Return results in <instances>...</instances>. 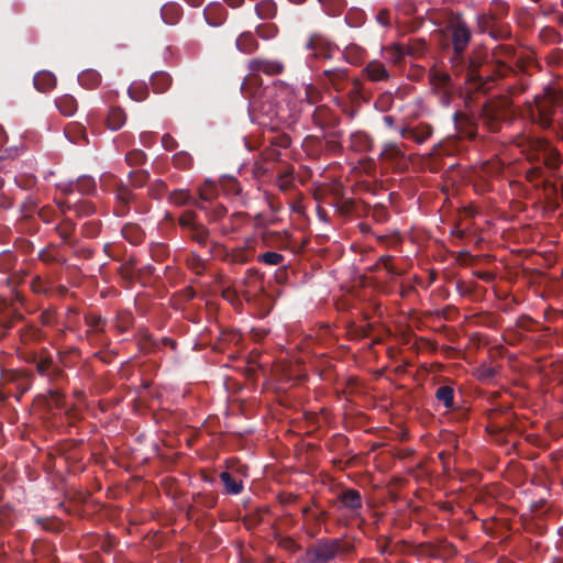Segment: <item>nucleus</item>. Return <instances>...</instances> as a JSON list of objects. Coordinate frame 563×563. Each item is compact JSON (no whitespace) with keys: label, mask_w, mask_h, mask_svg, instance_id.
Returning <instances> with one entry per match:
<instances>
[{"label":"nucleus","mask_w":563,"mask_h":563,"mask_svg":"<svg viewBox=\"0 0 563 563\" xmlns=\"http://www.w3.org/2000/svg\"><path fill=\"white\" fill-rule=\"evenodd\" d=\"M539 67L531 55H517V48L510 44L499 43L492 47L489 53L475 60L473 69L467 71L468 90L475 92L489 91L499 80L511 77L517 81L509 85L506 90L509 95H520L530 86V68Z\"/></svg>","instance_id":"1"},{"label":"nucleus","mask_w":563,"mask_h":563,"mask_svg":"<svg viewBox=\"0 0 563 563\" xmlns=\"http://www.w3.org/2000/svg\"><path fill=\"white\" fill-rule=\"evenodd\" d=\"M249 74L244 77L241 91L249 100V111L254 121L266 125L269 120L278 117L277 103L273 100L274 87H263V79L260 73L268 76L280 75L285 70L283 62L255 57L247 62Z\"/></svg>","instance_id":"2"},{"label":"nucleus","mask_w":563,"mask_h":563,"mask_svg":"<svg viewBox=\"0 0 563 563\" xmlns=\"http://www.w3.org/2000/svg\"><path fill=\"white\" fill-rule=\"evenodd\" d=\"M563 110V90L553 85H547L541 92L527 104L529 120L542 130H555V114Z\"/></svg>","instance_id":"3"},{"label":"nucleus","mask_w":563,"mask_h":563,"mask_svg":"<svg viewBox=\"0 0 563 563\" xmlns=\"http://www.w3.org/2000/svg\"><path fill=\"white\" fill-rule=\"evenodd\" d=\"M450 35L452 53L449 57L451 68L455 76H464V82L467 81V71L473 69L478 56H466L465 52L472 40V32L463 20L453 21L448 27Z\"/></svg>","instance_id":"4"},{"label":"nucleus","mask_w":563,"mask_h":563,"mask_svg":"<svg viewBox=\"0 0 563 563\" xmlns=\"http://www.w3.org/2000/svg\"><path fill=\"white\" fill-rule=\"evenodd\" d=\"M518 145L522 147L531 162L542 163L551 169L559 168L562 163L560 152L545 139L522 136Z\"/></svg>","instance_id":"5"},{"label":"nucleus","mask_w":563,"mask_h":563,"mask_svg":"<svg viewBox=\"0 0 563 563\" xmlns=\"http://www.w3.org/2000/svg\"><path fill=\"white\" fill-rule=\"evenodd\" d=\"M511 100L508 97H499L487 100L481 108L478 121L490 133L500 131L505 121L511 114Z\"/></svg>","instance_id":"6"},{"label":"nucleus","mask_w":563,"mask_h":563,"mask_svg":"<svg viewBox=\"0 0 563 563\" xmlns=\"http://www.w3.org/2000/svg\"><path fill=\"white\" fill-rule=\"evenodd\" d=\"M354 550L353 544L339 538H322L306 551L307 563H330L339 554H350Z\"/></svg>","instance_id":"7"},{"label":"nucleus","mask_w":563,"mask_h":563,"mask_svg":"<svg viewBox=\"0 0 563 563\" xmlns=\"http://www.w3.org/2000/svg\"><path fill=\"white\" fill-rule=\"evenodd\" d=\"M330 504L336 508V510H346V515L339 519L340 525L347 526L350 520L361 518V510L363 508V498L361 493L354 488L342 489L335 500Z\"/></svg>","instance_id":"8"},{"label":"nucleus","mask_w":563,"mask_h":563,"mask_svg":"<svg viewBox=\"0 0 563 563\" xmlns=\"http://www.w3.org/2000/svg\"><path fill=\"white\" fill-rule=\"evenodd\" d=\"M114 195L115 206L113 212L118 217H125L131 210V205L134 206V210L137 213H146L151 208L150 203L141 201L137 195L121 180L115 185Z\"/></svg>","instance_id":"9"},{"label":"nucleus","mask_w":563,"mask_h":563,"mask_svg":"<svg viewBox=\"0 0 563 563\" xmlns=\"http://www.w3.org/2000/svg\"><path fill=\"white\" fill-rule=\"evenodd\" d=\"M178 225L191 241L196 242L200 246L207 245L210 231L198 220V214L195 211H183L178 218Z\"/></svg>","instance_id":"10"},{"label":"nucleus","mask_w":563,"mask_h":563,"mask_svg":"<svg viewBox=\"0 0 563 563\" xmlns=\"http://www.w3.org/2000/svg\"><path fill=\"white\" fill-rule=\"evenodd\" d=\"M305 48L309 52L307 63L312 67L311 63L319 59H331L339 49L338 45L331 42L321 33H312L308 36Z\"/></svg>","instance_id":"11"},{"label":"nucleus","mask_w":563,"mask_h":563,"mask_svg":"<svg viewBox=\"0 0 563 563\" xmlns=\"http://www.w3.org/2000/svg\"><path fill=\"white\" fill-rule=\"evenodd\" d=\"M346 97L349 99V103L341 99H336V104L341 108L343 113L350 118H354L357 114L362 102H367L369 100V93L361 78L352 79L351 88L347 91Z\"/></svg>","instance_id":"12"},{"label":"nucleus","mask_w":563,"mask_h":563,"mask_svg":"<svg viewBox=\"0 0 563 563\" xmlns=\"http://www.w3.org/2000/svg\"><path fill=\"white\" fill-rule=\"evenodd\" d=\"M29 363H34L36 372L40 376L46 377L49 383L59 385L65 379L64 371L54 362L53 357L48 354H31L26 360Z\"/></svg>","instance_id":"13"},{"label":"nucleus","mask_w":563,"mask_h":563,"mask_svg":"<svg viewBox=\"0 0 563 563\" xmlns=\"http://www.w3.org/2000/svg\"><path fill=\"white\" fill-rule=\"evenodd\" d=\"M34 375L32 372L23 369H3L1 372V380L4 385H13L16 393L14 395L18 401L30 390Z\"/></svg>","instance_id":"14"},{"label":"nucleus","mask_w":563,"mask_h":563,"mask_svg":"<svg viewBox=\"0 0 563 563\" xmlns=\"http://www.w3.org/2000/svg\"><path fill=\"white\" fill-rule=\"evenodd\" d=\"M317 80L324 88L341 92L347 87L349 69L342 67L324 69L318 74Z\"/></svg>","instance_id":"15"},{"label":"nucleus","mask_w":563,"mask_h":563,"mask_svg":"<svg viewBox=\"0 0 563 563\" xmlns=\"http://www.w3.org/2000/svg\"><path fill=\"white\" fill-rule=\"evenodd\" d=\"M87 325L86 336L96 344L108 345L109 340L106 336V327L108 321L101 314L86 313L84 317Z\"/></svg>","instance_id":"16"},{"label":"nucleus","mask_w":563,"mask_h":563,"mask_svg":"<svg viewBox=\"0 0 563 563\" xmlns=\"http://www.w3.org/2000/svg\"><path fill=\"white\" fill-rule=\"evenodd\" d=\"M430 81L433 88L441 93V102L448 104L454 90L451 75L444 70L433 69L430 71Z\"/></svg>","instance_id":"17"},{"label":"nucleus","mask_w":563,"mask_h":563,"mask_svg":"<svg viewBox=\"0 0 563 563\" xmlns=\"http://www.w3.org/2000/svg\"><path fill=\"white\" fill-rule=\"evenodd\" d=\"M402 139L415 141L417 144L426 143L433 134V126L426 122L407 124L398 129Z\"/></svg>","instance_id":"18"},{"label":"nucleus","mask_w":563,"mask_h":563,"mask_svg":"<svg viewBox=\"0 0 563 563\" xmlns=\"http://www.w3.org/2000/svg\"><path fill=\"white\" fill-rule=\"evenodd\" d=\"M362 75L372 82H386L393 77V71L382 60L372 59L363 67Z\"/></svg>","instance_id":"19"},{"label":"nucleus","mask_w":563,"mask_h":563,"mask_svg":"<svg viewBox=\"0 0 563 563\" xmlns=\"http://www.w3.org/2000/svg\"><path fill=\"white\" fill-rule=\"evenodd\" d=\"M264 239H265L266 244L269 246L277 247V249L284 250V251L289 250L292 252H295L297 250V244L295 242V239H294L292 234L287 230H284L282 232L268 231L265 233Z\"/></svg>","instance_id":"20"},{"label":"nucleus","mask_w":563,"mask_h":563,"mask_svg":"<svg viewBox=\"0 0 563 563\" xmlns=\"http://www.w3.org/2000/svg\"><path fill=\"white\" fill-rule=\"evenodd\" d=\"M311 119L313 124L321 130L338 128L341 123L340 117L325 106L317 107L312 113Z\"/></svg>","instance_id":"21"},{"label":"nucleus","mask_w":563,"mask_h":563,"mask_svg":"<svg viewBox=\"0 0 563 563\" xmlns=\"http://www.w3.org/2000/svg\"><path fill=\"white\" fill-rule=\"evenodd\" d=\"M261 278L262 275L256 268H249L246 271L245 277L242 280L244 288H241L240 291L247 301L252 299L256 291L262 289Z\"/></svg>","instance_id":"22"},{"label":"nucleus","mask_w":563,"mask_h":563,"mask_svg":"<svg viewBox=\"0 0 563 563\" xmlns=\"http://www.w3.org/2000/svg\"><path fill=\"white\" fill-rule=\"evenodd\" d=\"M78 191L81 195H91L96 191V180L93 177L82 175L76 181H70L64 188L66 195H73Z\"/></svg>","instance_id":"23"},{"label":"nucleus","mask_w":563,"mask_h":563,"mask_svg":"<svg viewBox=\"0 0 563 563\" xmlns=\"http://www.w3.org/2000/svg\"><path fill=\"white\" fill-rule=\"evenodd\" d=\"M453 120L463 137L475 139L477 135V123L472 118L457 111L454 113Z\"/></svg>","instance_id":"24"},{"label":"nucleus","mask_w":563,"mask_h":563,"mask_svg":"<svg viewBox=\"0 0 563 563\" xmlns=\"http://www.w3.org/2000/svg\"><path fill=\"white\" fill-rule=\"evenodd\" d=\"M405 159V152L402 147L394 142H387L383 145L379 153V161L390 164H399Z\"/></svg>","instance_id":"25"},{"label":"nucleus","mask_w":563,"mask_h":563,"mask_svg":"<svg viewBox=\"0 0 563 563\" xmlns=\"http://www.w3.org/2000/svg\"><path fill=\"white\" fill-rule=\"evenodd\" d=\"M75 230L76 223L70 218H64L59 223L55 225V232L69 247H75L78 243L77 240L73 239Z\"/></svg>","instance_id":"26"},{"label":"nucleus","mask_w":563,"mask_h":563,"mask_svg":"<svg viewBox=\"0 0 563 563\" xmlns=\"http://www.w3.org/2000/svg\"><path fill=\"white\" fill-rule=\"evenodd\" d=\"M169 202L176 206H186L191 205L199 210H205L206 205L194 198L189 190L187 189H175L169 194L168 197Z\"/></svg>","instance_id":"27"},{"label":"nucleus","mask_w":563,"mask_h":563,"mask_svg":"<svg viewBox=\"0 0 563 563\" xmlns=\"http://www.w3.org/2000/svg\"><path fill=\"white\" fill-rule=\"evenodd\" d=\"M350 148L357 153L369 152L373 148V139L366 132H353L350 135Z\"/></svg>","instance_id":"28"},{"label":"nucleus","mask_w":563,"mask_h":563,"mask_svg":"<svg viewBox=\"0 0 563 563\" xmlns=\"http://www.w3.org/2000/svg\"><path fill=\"white\" fill-rule=\"evenodd\" d=\"M60 211L65 214L67 211H74L77 217H88L95 212V206L89 200H78L75 203L69 201L59 203Z\"/></svg>","instance_id":"29"},{"label":"nucleus","mask_w":563,"mask_h":563,"mask_svg":"<svg viewBox=\"0 0 563 563\" xmlns=\"http://www.w3.org/2000/svg\"><path fill=\"white\" fill-rule=\"evenodd\" d=\"M323 133L321 136L309 135L305 139L303 145L309 147L310 145H316L318 147L322 146L323 140H342L344 132L343 130L338 128H329L327 130H322Z\"/></svg>","instance_id":"30"},{"label":"nucleus","mask_w":563,"mask_h":563,"mask_svg":"<svg viewBox=\"0 0 563 563\" xmlns=\"http://www.w3.org/2000/svg\"><path fill=\"white\" fill-rule=\"evenodd\" d=\"M33 84L35 89L40 92H47L55 88L56 77L48 70H41L35 74Z\"/></svg>","instance_id":"31"},{"label":"nucleus","mask_w":563,"mask_h":563,"mask_svg":"<svg viewBox=\"0 0 563 563\" xmlns=\"http://www.w3.org/2000/svg\"><path fill=\"white\" fill-rule=\"evenodd\" d=\"M38 260L45 264H66V258L62 256L59 246L48 244L38 252Z\"/></svg>","instance_id":"32"},{"label":"nucleus","mask_w":563,"mask_h":563,"mask_svg":"<svg viewBox=\"0 0 563 563\" xmlns=\"http://www.w3.org/2000/svg\"><path fill=\"white\" fill-rule=\"evenodd\" d=\"M122 236L133 245H140L145 238L143 229L136 223H125L121 229Z\"/></svg>","instance_id":"33"},{"label":"nucleus","mask_w":563,"mask_h":563,"mask_svg":"<svg viewBox=\"0 0 563 563\" xmlns=\"http://www.w3.org/2000/svg\"><path fill=\"white\" fill-rule=\"evenodd\" d=\"M402 45L405 46L406 56L412 58H421L428 52V44L424 38H410L406 44Z\"/></svg>","instance_id":"34"},{"label":"nucleus","mask_w":563,"mask_h":563,"mask_svg":"<svg viewBox=\"0 0 563 563\" xmlns=\"http://www.w3.org/2000/svg\"><path fill=\"white\" fill-rule=\"evenodd\" d=\"M235 46L243 54H252L258 48V42L252 32H243L238 36Z\"/></svg>","instance_id":"35"},{"label":"nucleus","mask_w":563,"mask_h":563,"mask_svg":"<svg viewBox=\"0 0 563 563\" xmlns=\"http://www.w3.org/2000/svg\"><path fill=\"white\" fill-rule=\"evenodd\" d=\"M384 58L394 66H400L406 57L405 46L402 44H394L387 46L383 51Z\"/></svg>","instance_id":"36"},{"label":"nucleus","mask_w":563,"mask_h":563,"mask_svg":"<svg viewBox=\"0 0 563 563\" xmlns=\"http://www.w3.org/2000/svg\"><path fill=\"white\" fill-rule=\"evenodd\" d=\"M220 479L224 486V489L230 495H239L243 492L244 485L242 479H238L229 472H222Z\"/></svg>","instance_id":"37"},{"label":"nucleus","mask_w":563,"mask_h":563,"mask_svg":"<svg viewBox=\"0 0 563 563\" xmlns=\"http://www.w3.org/2000/svg\"><path fill=\"white\" fill-rule=\"evenodd\" d=\"M125 121H126V114L123 109H121L119 107H112L109 110L108 118H107V123H108L109 129H111L113 131H118L124 125Z\"/></svg>","instance_id":"38"},{"label":"nucleus","mask_w":563,"mask_h":563,"mask_svg":"<svg viewBox=\"0 0 563 563\" xmlns=\"http://www.w3.org/2000/svg\"><path fill=\"white\" fill-rule=\"evenodd\" d=\"M78 82L87 89H95L101 82V76L97 70L87 69L78 75Z\"/></svg>","instance_id":"39"},{"label":"nucleus","mask_w":563,"mask_h":563,"mask_svg":"<svg viewBox=\"0 0 563 563\" xmlns=\"http://www.w3.org/2000/svg\"><path fill=\"white\" fill-rule=\"evenodd\" d=\"M65 135L71 143L79 145L88 143L86 130L80 124L68 125L65 129Z\"/></svg>","instance_id":"40"},{"label":"nucleus","mask_w":563,"mask_h":563,"mask_svg":"<svg viewBox=\"0 0 563 563\" xmlns=\"http://www.w3.org/2000/svg\"><path fill=\"white\" fill-rule=\"evenodd\" d=\"M134 323V316L129 310H119L115 319L114 327L120 333L129 331Z\"/></svg>","instance_id":"41"},{"label":"nucleus","mask_w":563,"mask_h":563,"mask_svg":"<svg viewBox=\"0 0 563 563\" xmlns=\"http://www.w3.org/2000/svg\"><path fill=\"white\" fill-rule=\"evenodd\" d=\"M56 107L63 115L70 117L77 111V100L70 95H65L56 100Z\"/></svg>","instance_id":"42"},{"label":"nucleus","mask_w":563,"mask_h":563,"mask_svg":"<svg viewBox=\"0 0 563 563\" xmlns=\"http://www.w3.org/2000/svg\"><path fill=\"white\" fill-rule=\"evenodd\" d=\"M344 59L351 65H361L364 59L365 51L358 45L351 44L345 47Z\"/></svg>","instance_id":"43"},{"label":"nucleus","mask_w":563,"mask_h":563,"mask_svg":"<svg viewBox=\"0 0 563 563\" xmlns=\"http://www.w3.org/2000/svg\"><path fill=\"white\" fill-rule=\"evenodd\" d=\"M487 34L495 41H506L511 37V29L509 24L504 23L503 21H497Z\"/></svg>","instance_id":"44"},{"label":"nucleus","mask_w":563,"mask_h":563,"mask_svg":"<svg viewBox=\"0 0 563 563\" xmlns=\"http://www.w3.org/2000/svg\"><path fill=\"white\" fill-rule=\"evenodd\" d=\"M435 398L442 402L446 409H452L454 406V389L451 386H440L435 390Z\"/></svg>","instance_id":"45"},{"label":"nucleus","mask_w":563,"mask_h":563,"mask_svg":"<svg viewBox=\"0 0 563 563\" xmlns=\"http://www.w3.org/2000/svg\"><path fill=\"white\" fill-rule=\"evenodd\" d=\"M249 216L245 212H234L231 214L229 219V225L224 224L222 227V233L228 234L230 232H236L240 230V228L245 223Z\"/></svg>","instance_id":"46"},{"label":"nucleus","mask_w":563,"mask_h":563,"mask_svg":"<svg viewBox=\"0 0 563 563\" xmlns=\"http://www.w3.org/2000/svg\"><path fill=\"white\" fill-rule=\"evenodd\" d=\"M255 11L261 19H272L277 13V5L273 0H262L255 5Z\"/></svg>","instance_id":"47"},{"label":"nucleus","mask_w":563,"mask_h":563,"mask_svg":"<svg viewBox=\"0 0 563 563\" xmlns=\"http://www.w3.org/2000/svg\"><path fill=\"white\" fill-rule=\"evenodd\" d=\"M497 19H495L490 13L486 11L481 12L476 15V27L477 31L482 34H487V32L497 23Z\"/></svg>","instance_id":"48"},{"label":"nucleus","mask_w":563,"mask_h":563,"mask_svg":"<svg viewBox=\"0 0 563 563\" xmlns=\"http://www.w3.org/2000/svg\"><path fill=\"white\" fill-rule=\"evenodd\" d=\"M170 81V77L166 73H156L151 77V86L156 93L166 91Z\"/></svg>","instance_id":"49"},{"label":"nucleus","mask_w":563,"mask_h":563,"mask_svg":"<svg viewBox=\"0 0 563 563\" xmlns=\"http://www.w3.org/2000/svg\"><path fill=\"white\" fill-rule=\"evenodd\" d=\"M198 195L202 203L210 202L217 198L218 187L214 183L207 179L205 184L198 188Z\"/></svg>","instance_id":"50"},{"label":"nucleus","mask_w":563,"mask_h":563,"mask_svg":"<svg viewBox=\"0 0 563 563\" xmlns=\"http://www.w3.org/2000/svg\"><path fill=\"white\" fill-rule=\"evenodd\" d=\"M509 7L503 0H493L489 4V9L486 11L490 13L498 21H503V19L508 14Z\"/></svg>","instance_id":"51"},{"label":"nucleus","mask_w":563,"mask_h":563,"mask_svg":"<svg viewBox=\"0 0 563 563\" xmlns=\"http://www.w3.org/2000/svg\"><path fill=\"white\" fill-rule=\"evenodd\" d=\"M135 263H136L135 260L133 257H130L118 268V274L120 275V277L128 283H133V280H134Z\"/></svg>","instance_id":"52"},{"label":"nucleus","mask_w":563,"mask_h":563,"mask_svg":"<svg viewBox=\"0 0 563 563\" xmlns=\"http://www.w3.org/2000/svg\"><path fill=\"white\" fill-rule=\"evenodd\" d=\"M129 179L133 188H142L150 180V173L146 169H136L129 173Z\"/></svg>","instance_id":"53"},{"label":"nucleus","mask_w":563,"mask_h":563,"mask_svg":"<svg viewBox=\"0 0 563 563\" xmlns=\"http://www.w3.org/2000/svg\"><path fill=\"white\" fill-rule=\"evenodd\" d=\"M180 14H181L180 9L177 5H174V4L164 5L161 9L162 19L167 24H175V23H177L179 18H180Z\"/></svg>","instance_id":"54"},{"label":"nucleus","mask_w":563,"mask_h":563,"mask_svg":"<svg viewBox=\"0 0 563 563\" xmlns=\"http://www.w3.org/2000/svg\"><path fill=\"white\" fill-rule=\"evenodd\" d=\"M187 265L197 275H202L206 271V262L195 252L189 254Z\"/></svg>","instance_id":"55"},{"label":"nucleus","mask_w":563,"mask_h":563,"mask_svg":"<svg viewBox=\"0 0 563 563\" xmlns=\"http://www.w3.org/2000/svg\"><path fill=\"white\" fill-rule=\"evenodd\" d=\"M210 222H217L224 218L227 214V208L222 205L206 206L203 210Z\"/></svg>","instance_id":"56"},{"label":"nucleus","mask_w":563,"mask_h":563,"mask_svg":"<svg viewBox=\"0 0 563 563\" xmlns=\"http://www.w3.org/2000/svg\"><path fill=\"white\" fill-rule=\"evenodd\" d=\"M146 158V154L140 148H134L125 154V162L130 166L143 165Z\"/></svg>","instance_id":"57"},{"label":"nucleus","mask_w":563,"mask_h":563,"mask_svg":"<svg viewBox=\"0 0 563 563\" xmlns=\"http://www.w3.org/2000/svg\"><path fill=\"white\" fill-rule=\"evenodd\" d=\"M20 336H21V341L24 343L30 342V341H38V340H41L42 332L38 328H36L32 324H29L25 328L20 330Z\"/></svg>","instance_id":"58"},{"label":"nucleus","mask_w":563,"mask_h":563,"mask_svg":"<svg viewBox=\"0 0 563 563\" xmlns=\"http://www.w3.org/2000/svg\"><path fill=\"white\" fill-rule=\"evenodd\" d=\"M173 164L179 169H188L192 165V157L187 152H177L172 157Z\"/></svg>","instance_id":"59"},{"label":"nucleus","mask_w":563,"mask_h":563,"mask_svg":"<svg viewBox=\"0 0 563 563\" xmlns=\"http://www.w3.org/2000/svg\"><path fill=\"white\" fill-rule=\"evenodd\" d=\"M260 263H264L269 266L279 265L284 262V255L277 252H266L257 256Z\"/></svg>","instance_id":"60"},{"label":"nucleus","mask_w":563,"mask_h":563,"mask_svg":"<svg viewBox=\"0 0 563 563\" xmlns=\"http://www.w3.org/2000/svg\"><path fill=\"white\" fill-rule=\"evenodd\" d=\"M389 212L384 203H376L372 210V218L377 223H385L389 220Z\"/></svg>","instance_id":"61"},{"label":"nucleus","mask_w":563,"mask_h":563,"mask_svg":"<svg viewBox=\"0 0 563 563\" xmlns=\"http://www.w3.org/2000/svg\"><path fill=\"white\" fill-rule=\"evenodd\" d=\"M167 190V185L162 179L154 180L148 187V196L153 199H161Z\"/></svg>","instance_id":"62"},{"label":"nucleus","mask_w":563,"mask_h":563,"mask_svg":"<svg viewBox=\"0 0 563 563\" xmlns=\"http://www.w3.org/2000/svg\"><path fill=\"white\" fill-rule=\"evenodd\" d=\"M51 284L42 279L40 276L33 277L31 282V289L34 294L37 295H47L49 294Z\"/></svg>","instance_id":"63"},{"label":"nucleus","mask_w":563,"mask_h":563,"mask_svg":"<svg viewBox=\"0 0 563 563\" xmlns=\"http://www.w3.org/2000/svg\"><path fill=\"white\" fill-rule=\"evenodd\" d=\"M64 397L65 395L59 386L47 391V401L57 408H62L64 406Z\"/></svg>","instance_id":"64"}]
</instances>
